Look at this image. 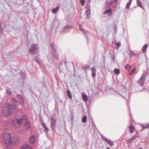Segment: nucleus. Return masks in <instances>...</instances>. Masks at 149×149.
<instances>
[{"instance_id": "1", "label": "nucleus", "mask_w": 149, "mask_h": 149, "mask_svg": "<svg viewBox=\"0 0 149 149\" xmlns=\"http://www.w3.org/2000/svg\"><path fill=\"white\" fill-rule=\"evenodd\" d=\"M17 107L15 105L8 104L7 106L3 108L2 114L5 117H8L10 115L12 111L17 110Z\"/></svg>"}, {"instance_id": "2", "label": "nucleus", "mask_w": 149, "mask_h": 149, "mask_svg": "<svg viewBox=\"0 0 149 149\" xmlns=\"http://www.w3.org/2000/svg\"><path fill=\"white\" fill-rule=\"evenodd\" d=\"M3 138L6 145H12L14 142L10 133H6L3 134Z\"/></svg>"}, {"instance_id": "3", "label": "nucleus", "mask_w": 149, "mask_h": 149, "mask_svg": "<svg viewBox=\"0 0 149 149\" xmlns=\"http://www.w3.org/2000/svg\"><path fill=\"white\" fill-rule=\"evenodd\" d=\"M51 46L53 52V57L54 58L58 59V54L56 53V45L53 43H52L51 44Z\"/></svg>"}, {"instance_id": "4", "label": "nucleus", "mask_w": 149, "mask_h": 149, "mask_svg": "<svg viewBox=\"0 0 149 149\" xmlns=\"http://www.w3.org/2000/svg\"><path fill=\"white\" fill-rule=\"evenodd\" d=\"M146 77L145 75L143 74L140 79L137 81L138 84L140 86H142L146 80Z\"/></svg>"}, {"instance_id": "5", "label": "nucleus", "mask_w": 149, "mask_h": 149, "mask_svg": "<svg viewBox=\"0 0 149 149\" xmlns=\"http://www.w3.org/2000/svg\"><path fill=\"white\" fill-rule=\"evenodd\" d=\"M38 45L37 44H34L32 45L29 49V51L31 53H36L38 48Z\"/></svg>"}, {"instance_id": "6", "label": "nucleus", "mask_w": 149, "mask_h": 149, "mask_svg": "<svg viewBox=\"0 0 149 149\" xmlns=\"http://www.w3.org/2000/svg\"><path fill=\"white\" fill-rule=\"evenodd\" d=\"M72 26L71 25H67L63 28L62 30L61 31V32L62 33H65L68 32L72 28Z\"/></svg>"}, {"instance_id": "7", "label": "nucleus", "mask_w": 149, "mask_h": 149, "mask_svg": "<svg viewBox=\"0 0 149 149\" xmlns=\"http://www.w3.org/2000/svg\"><path fill=\"white\" fill-rule=\"evenodd\" d=\"M51 128L53 130H54L55 129V127L56 126L55 124L56 120L55 118L52 116L51 117Z\"/></svg>"}, {"instance_id": "8", "label": "nucleus", "mask_w": 149, "mask_h": 149, "mask_svg": "<svg viewBox=\"0 0 149 149\" xmlns=\"http://www.w3.org/2000/svg\"><path fill=\"white\" fill-rule=\"evenodd\" d=\"M100 134L101 135L102 138L103 139V140L106 141L111 146H112L114 145V144L113 142H112L110 140L107 139Z\"/></svg>"}, {"instance_id": "9", "label": "nucleus", "mask_w": 149, "mask_h": 149, "mask_svg": "<svg viewBox=\"0 0 149 149\" xmlns=\"http://www.w3.org/2000/svg\"><path fill=\"white\" fill-rule=\"evenodd\" d=\"M86 13L87 16V18L88 19L90 16L91 13V9L90 6H87L86 7Z\"/></svg>"}, {"instance_id": "10", "label": "nucleus", "mask_w": 149, "mask_h": 149, "mask_svg": "<svg viewBox=\"0 0 149 149\" xmlns=\"http://www.w3.org/2000/svg\"><path fill=\"white\" fill-rule=\"evenodd\" d=\"M23 119L27 120V117L26 116L24 115L22 118L16 119V121L18 124H20L22 123Z\"/></svg>"}, {"instance_id": "11", "label": "nucleus", "mask_w": 149, "mask_h": 149, "mask_svg": "<svg viewBox=\"0 0 149 149\" xmlns=\"http://www.w3.org/2000/svg\"><path fill=\"white\" fill-rule=\"evenodd\" d=\"M26 120V122H25L24 124V127L26 130H29L31 127L30 124L27 120Z\"/></svg>"}, {"instance_id": "12", "label": "nucleus", "mask_w": 149, "mask_h": 149, "mask_svg": "<svg viewBox=\"0 0 149 149\" xmlns=\"http://www.w3.org/2000/svg\"><path fill=\"white\" fill-rule=\"evenodd\" d=\"M79 29L80 30L84 33L85 37L86 38L87 40L88 41V38L85 32V30L83 28L82 26L81 25L79 26Z\"/></svg>"}, {"instance_id": "13", "label": "nucleus", "mask_w": 149, "mask_h": 149, "mask_svg": "<svg viewBox=\"0 0 149 149\" xmlns=\"http://www.w3.org/2000/svg\"><path fill=\"white\" fill-rule=\"evenodd\" d=\"M91 71L92 72V75L93 77H95L96 74V71H95V67L93 66L91 68Z\"/></svg>"}, {"instance_id": "14", "label": "nucleus", "mask_w": 149, "mask_h": 149, "mask_svg": "<svg viewBox=\"0 0 149 149\" xmlns=\"http://www.w3.org/2000/svg\"><path fill=\"white\" fill-rule=\"evenodd\" d=\"M20 149H32L31 147L28 144H26L22 146Z\"/></svg>"}, {"instance_id": "15", "label": "nucleus", "mask_w": 149, "mask_h": 149, "mask_svg": "<svg viewBox=\"0 0 149 149\" xmlns=\"http://www.w3.org/2000/svg\"><path fill=\"white\" fill-rule=\"evenodd\" d=\"M112 13V10L111 9L109 8L106 10L105 11H104L103 14H108L109 15H111Z\"/></svg>"}, {"instance_id": "16", "label": "nucleus", "mask_w": 149, "mask_h": 149, "mask_svg": "<svg viewBox=\"0 0 149 149\" xmlns=\"http://www.w3.org/2000/svg\"><path fill=\"white\" fill-rule=\"evenodd\" d=\"M141 126L143 129H145L149 128V124H141Z\"/></svg>"}, {"instance_id": "17", "label": "nucleus", "mask_w": 149, "mask_h": 149, "mask_svg": "<svg viewBox=\"0 0 149 149\" xmlns=\"http://www.w3.org/2000/svg\"><path fill=\"white\" fill-rule=\"evenodd\" d=\"M59 7L58 6H56V8L52 9V12L53 13H56L58 10Z\"/></svg>"}, {"instance_id": "18", "label": "nucleus", "mask_w": 149, "mask_h": 149, "mask_svg": "<svg viewBox=\"0 0 149 149\" xmlns=\"http://www.w3.org/2000/svg\"><path fill=\"white\" fill-rule=\"evenodd\" d=\"M132 1V0H130L127 3L126 8L127 9H130Z\"/></svg>"}, {"instance_id": "19", "label": "nucleus", "mask_w": 149, "mask_h": 149, "mask_svg": "<svg viewBox=\"0 0 149 149\" xmlns=\"http://www.w3.org/2000/svg\"><path fill=\"white\" fill-rule=\"evenodd\" d=\"M66 93L68 97L70 99L72 98V96L70 91L69 90L67 91L66 92Z\"/></svg>"}, {"instance_id": "20", "label": "nucleus", "mask_w": 149, "mask_h": 149, "mask_svg": "<svg viewBox=\"0 0 149 149\" xmlns=\"http://www.w3.org/2000/svg\"><path fill=\"white\" fill-rule=\"evenodd\" d=\"M129 131L131 133H133L134 130L135 129V127L133 125H132L129 127Z\"/></svg>"}, {"instance_id": "21", "label": "nucleus", "mask_w": 149, "mask_h": 149, "mask_svg": "<svg viewBox=\"0 0 149 149\" xmlns=\"http://www.w3.org/2000/svg\"><path fill=\"white\" fill-rule=\"evenodd\" d=\"M41 125L45 129L46 131L47 132L49 131L48 128L44 123H41Z\"/></svg>"}, {"instance_id": "22", "label": "nucleus", "mask_w": 149, "mask_h": 149, "mask_svg": "<svg viewBox=\"0 0 149 149\" xmlns=\"http://www.w3.org/2000/svg\"><path fill=\"white\" fill-rule=\"evenodd\" d=\"M148 46V45L147 44H146L143 46L142 48V50L143 52H144L146 51Z\"/></svg>"}, {"instance_id": "23", "label": "nucleus", "mask_w": 149, "mask_h": 149, "mask_svg": "<svg viewBox=\"0 0 149 149\" xmlns=\"http://www.w3.org/2000/svg\"><path fill=\"white\" fill-rule=\"evenodd\" d=\"M82 98L84 101H87L88 100V96L85 94H82Z\"/></svg>"}, {"instance_id": "24", "label": "nucleus", "mask_w": 149, "mask_h": 149, "mask_svg": "<svg viewBox=\"0 0 149 149\" xmlns=\"http://www.w3.org/2000/svg\"><path fill=\"white\" fill-rule=\"evenodd\" d=\"M136 0V3L137 5L140 6L142 8H144V7L142 6L141 5V2L140 0Z\"/></svg>"}, {"instance_id": "25", "label": "nucleus", "mask_w": 149, "mask_h": 149, "mask_svg": "<svg viewBox=\"0 0 149 149\" xmlns=\"http://www.w3.org/2000/svg\"><path fill=\"white\" fill-rule=\"evenodd\" d=\"M111 89H112L115 92H116V93L119 95H120V96L122 97H123L126 100H127V99L126 98H125V97L124 96H123L122 95H121L120 93V92L119 91H115L114 90L113 88H111Z\"/></svg>"}, {"instance_id": "26", "label": "nucleus", "mask_w": 149, "mask_h": 149, "mask_svg": "<svg viewBox=\"0 0 149 149\" xmlns=\"http://www.w3.org/2000/svg\"><path fill=\"white\" fill-rule=\"evenodd\" d=\"M17 97L22 102H24V98L20 95H17Z\"/></svg>"}, {"instance_id": "27", "label": "nucleus", "mask_w": 149, "mask_h": 149, "mask_svg": "<svg viewBox=\"0 0 149 149\" xmlns=\"http://www.w3.org/2000/svg\"><path fill=\"white\" fill-rule=\"evenodd\" d=\"M29 141H30V142L31 143H33L35 141V137L33 136H32L30 138Z\"/></svg>"}, {"instance_id": "28", "label": "nucleus", "mask_w": 149, "mask_h": 149, "mask_svg": "<svg viewBox=\"0 0 149 149\" xmlns=\"http://www.w3.org/2000/svg\"><path fill=\"white\" fill-rule=\"evenodd\" d=\"M129 55L130 57H132L135 56L134 53L132 51H130V52Z\"/></svg>"}, {"instance_id": "29", "label": "nucleus", "mask_w": 149, "mask_h": 149, "mask_svg": "<svg viewBox=\"0 0 149 149\" xmlns=\"http://www.w3.org/2000/svg\"><path fill=\"white\" fill-rule=\"evenodd\" d=\"M114 72L115 74H118L120 73V70L119 69L115 68L114 70Z\"/></svg>"}, {"instance_id": "30", "label": "nucleus", "mask_w": 149, "mask_h": 149, "mask_svg": "<svg viewBox=\"0 0 149 149\" xmlns=\"http://www.w3.org/2000/svg\"><path fill=\"white\" fill-rule=\"evenodd\" d=\"M87 120V117L86 116H84L83 117L82 119V121L83 123H85Z\"/></svg>"}, {"instance_id": "31", "label": "nucleus", "mask_w": 149, "mask_h": 149, "mask_svg": "<svg viewBox=\"0 0 149 149\" xmlns=\"http://www.w3.org/2000/svg\"><path fill=\"white\" fill-rule=\"evenodd\" d=\"M34 59L39 65L40 64V62L39 61V59L38 57H34Z\"/></svg>"}, {"instance_id": "32", "label": "nucleus", "mask_w": 149, "mask_h": 149, "mask_svg": "<svg viewBox=\"0 0 149 149\" xmlns=\"http://www.w3.org/2000/svg\"><path fill=\"white\" fill-rule=\"evenodd\" d=\"M136 69L135 67L134 68L130 71V75H132L136 71Z\"/></svg>"}, {"instance_id": "33", "label": "nucleus", "mask_w": 149, "mask_h": 149, "mask_svg": "<svg viewBox=\"0 0 149 149\" xmlns=\"http://www.w3.org/2000/svg\"><path fill=\"white\" fill-rule=\"evenodd\" d=\"M90 66L89 65H85L83 67V68L85 70H86L88 69L89 68Z\"/></svg>"}, {"instance_id": "34", "label": "nucleus", "mask_w": 149, "mask_h": 149, "mask_svg": "<svg viewBox=\"0 0 149 149\" xmlns=\"http://www.w3.org/2000/svg\"><path fill=\"white\" fill-rule=\"evenodd\" d=\"M138 134L137 133H136L135 135H133L132 137L133 140H134L136 138H137L138 137Z\"/></svg>"}, {"instance_id": "35", "label": "nucleus", "mask_w": 149, "mask_h": 149, "mask_svg": "<svg viewBox=\"0 0 149 149\" xmlns=\"http://www.w3.org/2000/svg\"><path fill=\"white\" fill-rule=\"evenodd\" d=\"M116 47L118 48L119 47H120L121 46V44L119 42H116Z\"/></svg>"}, {"instance_id": "36", "label": "nucleus", "mask_w": 149, "mask_h": 149, "mask_svg": "<svg viewBox=\"0 0 149 149\" xmlns=\"http://www.w3.org/2000/svg\"><path fill=\"white\" fill-rule=\"evenodd\" d=\"M6 92L8 95H10L11 94V92L9 89H7L6 90Z\"/></svg>"}, {"instance_id": "37", "label": "nucleus", "mask_w": 149, "mask_h": 149, "mask_svg": "<svg viewBox=\"0 0 149 149\" xmlns=\"http://www.w3.org/2000/svg\"><path fill=\"white\" fill-rule=\"evenodd\" d=\"M80 3L82 6H83L85 4V0H80Z\"/></svg>"}, {"instance_id": "38", "label": "nucleus", "mask_w": 149, "mask_h": 149, "mask_svg": "<svg viewBox=\"0 0 149 149\" xmlns=\"http://www.w3.org/2000/svg\"><path fill=\"white\" fill-rule=\"evenodd\" d=\"M133 140H133L132 138H131L128 139L126 141H127L129 143H131Z\"/></svg>"}, {"instance_id": "39", "label": "nucleus", "mask_w": 149, "mask_h": 149, "mask_svg": "<svg viewBox=\"0 0 149 149\" xmlns=\"http://www.w3.org/2000/svg\"><path fill=\"white\" fill-rule=\"evenodd\" d=\"M111 58L112 60V61H115V57L114 56L111 55Z\"/></svg>"}, {"instance_id": "40", "label": "nucleus", "mask_w": 149, "mask_h": 149, "mask_svg": "<svg viewBox=\"0 0 149 149\" xmlns=\"http://www.w3.org/2000/svg\"><path fill=\"white\" fill-rule=\"evenodd\" d=\"M47 58L48 59V60L50 62L51 60H52V58L51 57V56L50 55V54H49V55L47 56Z\"/></svg>"}, {"instance_id": "41", "label": "nucleus", "mask_w": 149, "mask_h": 149, "mask_svg": "<svg viewBox=\"0 0 149 149\" xmlns=\"http://www.w3.org/2000/svg\"><path fill=\"white\" fill-rule=\"evenodd\" d=\"M113 2V1H110L109 2V6H110L112 4V3Z\"/></svg>"}, {"instance_id": "42", "label": "nucleus", "mask_w": 149, "mask_h": 149, "mask_svg": "<svg viewBox=\"0 0 149 149\" xmlns=\"http://www.w3.org/2000/svg\"><path fill=\"white\" fill-rule=\"evenodd\" d=\"M55 109L57 111V113H58L59 111L58 108L57 107H55Z\"/></svg>"}, {"instance_id": "43", "label": "nucleus", "mask_w": 149, "mask_h": 149, "mask_svg": "<svg viewBox=\"0 0 149 149\" xmlns=\"http://www.w3.org/2000/svg\"><path fill=\"white\" fill-rule=\"evenodd\" d=\"M129 66V65L128 64H126V65H125V69H127V68Z\"/></svg>"}, {"instance_id": "44", "label": "nucleus", "mask_w": 149, "mask_h": 149, "mask_svg": "<svg viewBox=\"0 0 149 149\" xmlns=\"http://www.w3.org/2000/svg\"><path fill=\"white\" fill-rule=\"evenodd\" d=\"M6 145V148L7 149H11L10 148L9 146L10 145Z\"/></svg>"}, {"instance_id": "45", "label": "nucleus", "mask_w": 149, "mask_h": 149, "mask_svg": "<svg viewBox=\"0 0 149 149\" xmlns=\"http://www.w3.org/2000/svg\"><path fill=\"white\" fill-rule=\"evenodd\" d=\"M108 2H109L108 0H107L105 2V4L107 5V4H109Z\"/></svg>"}, {"instance_id": "46", "label": "nucleus", "mask_w": 149, "mask_h": 149, "mask_svg": "<svg viewBox=\"0 0 149 149\" xmlns=\"http://www.w3.org/2000/svg\"><path fill=\"white\" fill-rule=\"evenodd\" d=\"M117 28V26L116 25H114V29L115 30H116V29Z\"/></svg>"}, {"instance_id": "47", "label": "nucleus", "mask_w": 149, "mask_h": 149, "mask_svg": "<svg viewBox=\"0 0 149 149\" xmlns=\"http://www.w3.org/2000/svg\"><path fill=\"white\" fill-rule=\"evenodd\" d=\"M118 1V0H113V2L114 3H116Z\"/></svg>"}, {"instance_id": "48", "label": "nucleus", "mask_w": 149, "mask_h": 149, "mask_svg": "<svg viewBox=\"0 0 149 149\" xmlns=\"http://www.w3.org/2000/svg\"><path fill=\"white\" fill-rule=\"evenodd\" d=\"M13 102H16V100L15 99H13Z\"/></svg>"}, {"instance_id": "49", "label": "nucleus", "mask_w": 149, "mask_h": 149, "mask_svg": "<svg viewBox=\"0 0 149 149\" xmlns=\"http://www.w3.org/2000/svg\"><path fill=\"white\" fill-rule=\"evenodd\" d=\"M122 86H123L125 89L126 90H127V89H126V87H125V86H123V85H122Z\"/></svg>"}, {"instance_id": "50", "label": "nucleus", "mask_w": 149, "mask_h": 149, "mask_svg": "<svg viewBox=\"0 0 149 149\" xmlns=\"http://www.w3.org/2000/svg\"><path fill=\"white\" fill-rule=\"evenodd\" d=\"M139 149H143V148L141 147H140L139 148Z\"/></svg>"}, {"instance_id": "51", "label": "nucleus", "mask_w": 149, "mask_h": 149, "mask_svg": "<svg viewBox=\"0 0 149 149\" xmlns=\"http://www.w3.org/2000/svg\"><path fill=\"white\" fill-rule=\"evenodd\" d=\"M106 149H110V148H107Z\"/></svg>"}, {"instance_id": "52", "label": "nucleus", "mask_w": 149, "mask_h": 149, "mask_svg": "<svg viewBox=\"0 0 149 149\" xmlns=\"http://www.w3.org/2000/svg\"><path fill=\"white\" fill-rule=\"evenodd\" d=\"M144 89V88H143V89H142V90H141L140 91H142V90L143 89Z\"/></svg>"}]
</instances>
